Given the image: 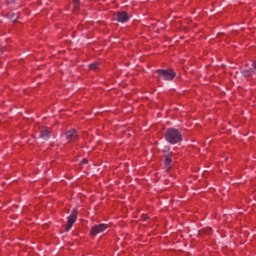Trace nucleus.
<instances>
[{"instance_id":"nucleus-2","label":"nucleus","mask_w":256,"mask_h":256,"mask_svg":"<svg viewBox=\"0 0 256 256\" xmlns=\"http://www.w3.org/2000/svg\"><path fill=\"white\" fill-rule=\"evenodd\" d=\"M159 79H164V81H173L175 79V71L173 69H158L156 70Z\"/></svg>"},{"instance_id":"nucleus-15","label":"nucleus","mask_w":256,"mask_h":256,"mask_svg":"<svg viewBox=\"0 0 256 256\" xmlns=\"http://www.w3.org/2000/svg\"><path fill=\"white\" fill-rule=\"evenodd\" d=\"M8 3H15V0H10Z\"/></svg>"},{"instance_id":"nucleus-4","label":"nucleus","mask_w":256,"mask_h":256,"mask_svg":"<svg viewBox=\"0 0 256 256\" xmlns=\"http://www.w3.org/2000/svg\"><path fill=\"white\" fill-rule=\"evenodd\" d=\"M77 221V209H74L70 216L68 217L67 220V225H66V231H71V227H73V224Z\"/></svg>"},{"instance_id":"nucleus-11","label":"nucleus","mask_w":256,"mask_h":256,"mask_svg":"<svg viewBox=\"0 0 256 256\" xmlns=\"http://www.w3.org/2000/svg\"><path fill=\"white\" fill-rule=\"evenodd\" d=\"M97 67H99V63L98 62H94L92 64L89 65V68L92 70V71H95V69H97Z\"/></svg>"},{"instance_id":"nucleus-5","label":"nucleus","mask_w":256,"mask_h":256,"mask_svg":"<svg viewBox=\"0 0 256 256\" xmlns=\"http://www.w3.org/2000/svg\"><path fill=\"white\" fill-rule=\"evenodd\" d=\"M66 139L69 141V143H73L79 139V134L77 133V130L70 129L66 132Z\"/></svg>"},{"instance_id":"nucleus-14","label":"nucleus","mask_w":256,"mask_h":256,"mask_svg":"<svg viewBox=\"0 0 256 256\" xmlns=\"http://www.w3.org/2000/svg\"><path fill=\"white\" fill-rule=\"evenodd\" d=\"M75 5H79V0H74Z\"/></svg>"},{"instance_id":"nucleus-6","label":"nucleus","mask_w":256,"mask_h":256,"mask_svg":"<svg viewBox=\"0 0 256 256\" xmlns=\"http://www.w3.org/2000/svg\"><path fill=\"white\" fill-rule=\"evenodd\" d=\"M116 21H118L119 23H127V21H129V14H127V12H118L116 14Z\"/></svg>"},{"instance_id":"nucleus-13","label":"nucleus","mask_w":256,"mask_h":256,"mask_svg":"<svg viewBox=\"0 0 256 256\" xmlns=\"http://www.w3.org/2000/svg\"><path fill=\"white\" fill-rule=\"evenodd\" d=\"M82 163H83L84 165H87V163H88L87 159H83V160H82Z\"/></svg>"},{"instance_id":"nucleus-16","label":"nucleus","mask_w":256,"mask_h":256,"mask_svg":"<svg viewBox=\"0 0 256 256\" xmlns=\"http://www.w3.org/2000/svg\"><path fill=\"white\" fill-rule=\"evenodd\" d=\"M147 220V218L146 217H144V221H146Z\"/></svg>"},{"instance_id":"nucleus-1","label":"nucleus","mask_w":256,"mask_h":256,"mask_svg":"<svg viewBox=\"0 0 256 256\" xmlns=\"http://www.w3.org/2000/svg\"><path fill=\"white\" fill-rule=\"evenodd\" d=\"M165 139L168 143H171L172 145H175L176 143H180V141H183V138L179 130L174 128L167 129L165 133Z\"/></svg>"},{"instance_id":"nucleus-9","label":"nucleus","mask_w":256,"mask_h":256,"mask_svg":"<svg viewBox=\"0 0 256 256\" xmlns=\"http://www.w3.org/2000/svg\"><path fill=\"white\" fill-rule=\"evenodd\" d=\"M8 19H11V21L15 22L17 19H19V16L15 14L14 12H10L7 14Z\"/></svg>"},{"instance_id":"nucleus-3","label":"nucleus","mask_w":256,"mask_h":256,"mask_svg":"<svg viewBox=\"0 0 256 256\" xmlns=\"http://www.w3.org/2000/svg\"><path fill=\"white\" fill-rule=\"evenodd\" d=\"M108 228H109V225H107V224L94 225L91 228L90 235L92 237H95V236L99 235V233H103L104 231H107Z\"/></svg>"},{"instance_id":"nucleus-10","label":"nucleus","mask_w":256,"mask_h":256,"mask_svg":"<svg viewBox=\"0 0 256 256\" xmlns=\"http://www.w3.org/2000/svg\"><path fill=\"white\" fill-rule=\"evenodd\" d=\"M170 165H171V159L169 158V156H167L166 159H165V167H166L167 170L171 169Z\"/></svg>"},{"instance_id":"nucleus-12","label":"nucleus","mask_w":256,"mask_h":256,"mask_svg":"<svg viewBox=\"0 0 256 256\" xmlns=\"http://www.w3.org/2000/svg\"><path fill=\"white\" fill-rule=\"evenodd\" d=\"M204 233H207L209 235V233H211V228H207Z\"/></svg>"},{"instance_id":"nucleus-8","label":"nucleus","mask_w":256,"mask_h":256,"mask_svg":"<svg viewBox=\"0 0 256 256\" xmlns=\"http://www.w3.org/2000/svg\"><path fill=\"white\" fill-rule=\"evenodd\" d=\"M39 137H40V139L47 141V139H50V137H51V132L47 129H43L40 131Z\"/></svg>"},{"instance_id":"nucleus-7","label":"nucleus","mask_w":256,"mask_h":256,"mask_svg":"<svg viewBox=\"0 0 256 256\" xmlns=\"http://www.w3.org/2000/svg\"><path fill=\"white\" fill-rule=\"evenodd\" d=\"M252 67H253V68L244 69V70L241 71L243 77H251V76L255 75L256 60L253 62Z\"/></svg>"}]
</instances>
